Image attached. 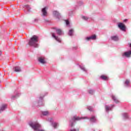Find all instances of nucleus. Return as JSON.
<instances>
[{
    "label": "nucleus",
    "instance_id": "nucleus-1",
    "mask_svg": "<svg viewBox=\"0 0 131 131\" xmlns=\"http://www.w3.org/2000/svg\"><path fill=\"white\" fill-rule=\"evenodd\" d=\"M38 42V37L36 35H33L31 37L29 40L28 44L29 46L34 47V48H37V43Z\"/></svg>",
    "mask_w": 131,
    "mask_h": 131
},
{
    "label": "nucleus",
    "instance_id": "nucleus-2",
    "mask_svg": "<svg viewBox=\"0 0 131 131\" xmlns=\"http://www.w3.org/2000/svg\"><path fill=\"white\" fill-rule=\"evenodd\" d=\"M81 119H89V118H88V117H79L75 116L72 119V120H73V121H78V120H81Z\"/></svg>",
    "mask_w": 131,
    "mask_h": 131
},
{
    "label": "nucleus",
    "instance_id": "nucleus-3",
    "mask_svg": "<svg viewBox=\"0 0 131 131\" xmlns=\"http://www.w3.org/2000/svg\"><path fill=\"white\" fill-rule=\"evenodd\" d=\"M118 27L121 29V30H122L123 31H125V26L123 23H120L118 24Z\"/></svg>",
    "mask_w": 131,
    "mask_h": 131
},
{
    "label": "nucleus",
    "instance_id": "nucleus-4",
    "mask_svg": "<svg viewBox=\"0 0 131 131\" xmlns=\"http://www.w3.org/2000/svg\"><path fill=\"white\" fill-rule=\"evenodd\" d=\"M96 38H97V36L96 35H93L90 37H87L86 38V40H91V39H92V40H95Z\"/></svg>",
    "mask_w": 131,
    "mask_h": 131
},
{
    "label": "nucleus",
    "instance_id": "nucleus-5",
    "mask_svg": "<svg viewBox=\"0 0 131 131\" xmlns=\"http://www.w3.org/2000/svg\"><path fill=\"white\" fill-rule=\"evenodd\" d=\"M52 36L53 38L55 39V40H57V41H58V42H61V39H60L59 37L56 36V35H55V33H52Z\"/></svg>",
    "mask_w": 131,
    "mask_h": 131
},
{
    "label": "nucleus",
    "instance_id": "nucleus-6",
    "mask_svg": "<svg viewBox=\"0 0 131 131\" xmlns=\"http://www.w3.org/2000/svg\"><path fill=\"white\" fill-rule=\"evenodd\" d=\"M38 61L41 63V64H46L47 63V61H46L45 58L42 57H39Z\"/></svg>",
    "mask_w": 131,
    "mask_h": 131
},
{
    "label": "nucleus",
    "instance_id": "nucleus-7",
    "mask_svg": "<svg viewBox=\"0 0 131 131\" xmlns=\"http://www.w3.org/2000/svg\"><path fill=\"white\" fill-rule=\"evenodd\" d=\"M47 9L48 8L47 7L42 9V13L43 16H47V15H48V12L47 11Z\"/></svg>",
    "mask_w": 131,
    "mask_h": 131
},
{
    "label": "nucleus",
    "instance_id": "nucleus-8",
    "mask_svg": "<svg viewBox=\"0 0 131 131\" xmlns=\"http://www.w3.org/2000/svg\"><path fill=\"white\" fill-rule=\"evenodd\" d=\"M54 29L56 30L57 34H58V35H62V34L63 33L62 30L60 29H57L56 28H54Z\"/></svg>",
    "mask_w": 131,
    "mask_h": 131
},
{
    "label": "nucleus",
    "instance_id": "nucleus-9",
    "mask_svg": "<svg viewBox=\"0 0 131 131\" xmlns=\"http://www.w3.org/2000/svg\"><path fill=\"white\" fill-rule=\"evenodd\" d=\"M13 70L14 71H15V72H21V68L19 67H15L13 68Z\"/></svg>",
    "mask_w": 131,
    "mask_h": 131
},
{
    "label": "nucleus",
    "instance_id": "nucleus-10",
    "mask_svg": "<svg viewBox=\"0 0 131 131\" xmlns=\"http://www.w3.org/2000/svg\"><path fill=\"white\" fill-rule=\"evenodd\" d=\"M112 98L113 100L114 101V102L116 103V104H118V103H119V100H118V99H117V98L115 97V96L113 95L112 96Z\"/></svg>",
    "mask_w": 131,
    "mask_h": 131
},
{
    "label": "nucleus",
    "instance_id": "nucleus-11",
    "mask_svg": "<svg viewBox=\"0 0 131 131\" xmlns=\"http://www.w3.org/2000/svg\"><path fill=\"white\" fill-rule=\"evenodd\" d=\"M111 38H112V40H114L115 41H117V40L119 39L118 38V36H113L111 37Z\"/></svg>",
    "mask_w": 131,
    "mask_h": 131
},
{
    "label": "nucleus",
    "instance_id": "nucleus-12",
    "mask_svg": "<svg viewBox=\"0 0 131 131\" xmlns=\"http://www.w3.org/2000/svg\"><path fill=\"white\" fill-rule=\"evenodd\" d=\"M100 78H101L103 80H108V77L106 75H101L100 76Z\"/></svg>",
    "mask_w": 131,
    "mask_h": 131
},
{
    "label": "nucleus",
    "instance_id": "nucleus-13",
    "mask_svg": "<svg viewBox=\"0 0 131 131\" xmlns=\"http://www.w3.org/2000/svg\"><path fill=\"white\" fill-rule=\"evenodd\" d=\"M92 122H96V117L93 116L90 119Z\"/></svg>",
    "mask_w": 131,
    "mask_h": 131
},
{
    "label": "nucleus",
    "instance_id": "nucleus-14",
    "mask_svg": "<svg viewBox=\"0 0 131 131\" xmlns=\"http://www.w3.org/2000/svg\"><path fill=\"white\" fill-rule=\"evenodd\" d=\"M74 32V30L73 29L69 30V35L72 36L73 35V33Z\"/></svg>",
    "mask_w": 131,
    "mask_h": 131
},
{
    "label": "nucleus",
    "instance_id": "nucleus-15",
    "mask_svg": "<svg viewBox=\"0 0 131 131\" xmlns=\"http://www.w3.org/2000/svg\"><path fill=\"white\" fill-rule=\"evenodd\" d=\"M53 14L57 16V17H59V16H60V14L59 13V12L57 11H53Z\"/></svg>",
    "mask_w": 131,
    "mask_h": 131
},
{
    "label": "nucleus",
    "instance_id": "nucleus-16",
    "mask_svg": "<svg viewBox=\"0 0 131 131\" xmlns=\"http://www.w3.org/2000/svg\"><path fill=\"white\" fill-rule=\"evenodd\" d=\"M105 111L108 112V111H109L110 110H111V107H110V106H108V105H105Z\"/></svg>",
    "mask_w": 131,
    "mask_h": 131
},
{
    "label": "nucleus",
    "instance_id": "nucleus-17",
    "mask_svg": "<svg viewBox=\"0 0 131 131\" xmlns=\"http://www.w3.org/2000/svg\"><path fill=\"white\" fill-rule=\"evenodd\" d=\"M6 107H7V105H3L1 108V110L2 111H4V110H5V109H6Z\"/></svg>",
    "mask_w": 131,
    "mask_h": 131
},
{
    "label": "nucleus",
    "instance_id": "nucleus-18",
    "mask_svg": "<svg viewBox=\"0 0 131 131\" xmlns=\"http://www.w3.org/2000/svg\"><path fill=\"white\" fill-rule=\"evenodd\" d=\"M42 115H44V116L48 115V114H49V112H48V111L43 112L42 113Z\"/></svg>",
    "mask_w": 131,
    "mask_h": 131
},
{
    "label": "nucleus",
    "instance_id": "nucleus-19",
    "mask_svg": "<svg viewBox=\"0 0 131 131\" xmlns=\"http://www.w3.org/2000/svg\"><path fill=\"white\" fill-rule=\"evenodd\" d=\"M94 91L92 90H89V93L90 94V95H94Z\"/></svg>",
    "mask_w": 131,
    "mask_h": 131
},
{
    "label": "nucleus",
    "instance_id": "nucleus-20",
    "mask_svg": "<svg viewBox=\"0 0 131 131\" xmlns=\"http://www.w3.org/2000/svg\"><path fill=\"white\" fill-rule=\"evenodd\" d=\"M82 18L83 19V20H88L89 19V17H86V16H82Z\"/></svg>",
    "mask_w": 131,
    "mask_h": 131
},
{
    "label": "nucleus",
    "instance_id": "nucleus-21",
    "mask_svg": "<svg viewBox=\"0 0 131 131\" xmlns=\"http://www.w3.org/2000/svg\"><path fill=\"white\" fill-rule=\"evenodd\" d=\"M57 125H58V124H57V123H53V127H54V128H57Z\"/></svg>",
    "mask_w": 131,
    "mask_h": 131
},
{
    "label": "nucleus",
    "instance_id": "nucleus-22",
    "mask_svg": "<svg viewBox=\"0 0 131 131\" xmlns=\"http://www.w3.org/2000/svg\"><path fill=\"white\" fill-rule=\"evenodd\" d=\"M129 83V80H126L125 81V84L127 85H128Z\"/></svg>",
    "mask_w": 131,
    "mask_h": 131
},
{
    "label": "nucleus",
    "instance_id": "nucleus-23",
    "mask_svg": "<svg viewBox=\"0 0 131 131\" xmlns=\"http://www.w3.org/2000/svg\"><path fill=\"white\" fill-rule=\"evenodd\" d=\"M66 22L67 25H69V20H67L66 21Z\"/></svg>",
    "mask_w": 131,
    "mask_h": 131
},
{
    "label": "nucleus",
    "instance_id": "nucleus-24",
    "mask_svg": "<svg viewBox=\"0 0 131 131\" xmlns=\"http://www.w3.org/2000/svg\"><path fill=\"white\" fill-rule=\"evenodd\" d=\"M70 131H76V129H71Z\"/></svg>",
    "mask_w": 131,
    "mask_h": 131
},
{
    "label": "nucleus",
    "instance_id": "nucleus-25",
    "mask_svg": "<svg viewBox=\"0 0 131 131\" xmlns=\"http://www.w3.org/2000/svg\"><path fill=\"white\" fill-rule=\"evenodd\" d=\"M15 97H16V96H12V98L14 99V98H15Z\"/></svg>",
    "mask_w": 131,
    "mask_h": 131
},
{
    "label": "nucleus",
    "instance_id": "nucleus-26",
    "mask_svg": "<svg viewBox=\"0 0 131 131\" xmlns=\"http://www.w3.org/2000/svg\"><path fill=\"white\" fill-rule=\"evenodd\" d=\"M2 52L1 51H0V56H1V55H2Z\"/></svg>",
    "mask_w": 131,
    "mask_h": 131
},
{
    "label": "nucleus",
    "instance_id": "nucleus-27",
    "mask_svg": "<svg viewBox=\"0 0 131 131\" xmlns=\"http://www.w3.org/2000/svg\"><path fill=\"white\" fill-rule=\"evenodd\" d=\"M71 126H73V123H72Z\"/></svg>",
    "mask_w": 131,
    "mask_h": 131
},
{
    "label": "nucleus",
    "instance_id": "nucleus-28",
    "mask_svg": "<svg viewBox=\"0 0 131 131\" xmlns=\"http://www.w3.org/2000/svg\"><path fill=\"white\" fill-rule=\"evenodd\" d=\"M27 8H29V6L27 5Z\"/></svg>",
    "mask_w": 131,
    "mask_h": 131
},
{
    "label": "nucleus",
    "instance_id": "nucleus-29",
    "mask_svg": "<svg viewBox=\"0 0 131 131\" xmlns=\"http://www.w3.org/2000/svg\"><path fill=\"white\" fill-rule=\"evenodd\" d=\"M124 21H127V19H125Z\"/></svg>",
    "mask_w": 131,
    "mask_h": 131
},
{
    "label": "nucleus",
    "instance_id": "nucleus-30",
    "mask_svg": "<svg viewBox=\"0 0 131 131\" xmlns=\"http://www.w3.org/2000/svg\"><path fill=\"white\" fill-rule=\"evenodd\" d=\"M112 107H114V105H112Z\"/></svg>",
    "mask_w": 131,
    "mask_h": 131
},
{
    "label": "nucleus",
    "instance_id": "nucleus-31",
    "mask_svg": "<svg viewBox=\"0 0 131 131\" xmlns=\"http://www.w3.org/2000/svg\"><path fill=\"white\" fill-rule=\"evenodd\" d=\"M28 11H29V9H28Z\"/></svg>",
    "mask_w": 131,
    "mask_h": 131
}]
</instances>
